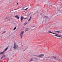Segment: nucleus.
<instances>
[{"label":"nucleus","instance_id":"obj_12","mask_svg":"<svg viewBox=\"0 0 62 62\" xmlns=\"http://www.w3.org/2000/svg\"><path fill=\"white\" fill-rule=\"evenodd\" d=\"M4 52H5V51H4L3 52L0 53V54H4Z\"/></svg>","mask_w":62,"mask_h":62},{"label":"nucleus","instance_id":"obj_26","mask_svg":"<svg viewBox=\"0 0 62 62\" xmlns=\"http://www.w3.org/2000/svg\"><path fill=\"white\" fill-rule=\"evenodd\" d=\"M16 9H15L13 10H12V11H13V10H16Z\"/></svg>","mask_w":62,"mask_h":62},{"label":"nucleus","instance_id":"obj_8","mask_svg":"<svg viewBox=\"0 0 62 62\" xmlns=\"http://www.w3.org/2000/svg\"><path fill=\"white\" fill-rule=\"evenodd\" d=\"M8 46H7L6 48L4 50V52L5 51H7L8 50Z\"/></svg>","mask_w":62,"mask_h":62},{"label":"nucleus","instance_id":"obj_18","mask_svg":"<svg viewBox=\"0 0 62 62\" xmlns=\"http://www.w3.org/2000/svg\"><path fill=\"white\" fill-rule=\"evenodd\" d=\"M35 56L37 57H39V55H35Z\"/></svg>","mask_w":62,"mask_h":62},{"label":"nucleus","instance_id":"obj_16","mask_svg":"<svg viewBox=\"0 0 62 62\" xmlns=\"http://www.w3.org/2000/svg\"><path fill=\"white\" fill-rule=\"evenodd\" d=\"M57 60H58V61H60V60H61L60 59H58V58L57 59Z\"/></svg>","mask_w":62,"mask_h":62},{"label":"nucleus","instance_id":"obj_9","mask_svg":"<svg viewBox=\"0 0 62 62\" xmlns=\"http://www.w3.org/2000/svg\"><path fill=\"white\" fill-rule=\"evenodd\" d=\"M15 17H16L17 19H19V16H15Z\"/></svg>","mask_w":62,"mask_h":62},{"label":"nucleus","instance_id":"obj_17","mask_svg":"<svg viewBox=\"0 0 62 62\" xmlns=\"http://www.w3.org/2000/svg\"><path fill=\"white\" fill-rule=\"evenodd\" d=\"M16 29V27H15L14 29V30H15Z\"/></svg>","mask_w":62,"mask_h":62},{"label":"nucleus","instance_id":"obj_14","mask_svg":"<svg viewBox=\"0 0 62 62\" xmlns=\"http://www.w3.org/2000/svg\"><path fill=\"white\" fill-rule=\"evenodd\" d=\"M28 8H28L25 9H23V10H27L28 9Z\"/></svg>","mask_w":62,"mask_h":62},{"label":"nucleus","instance_id":"obj_1","mask_svg":"<svg viewBox=\"0 0 62 62\" xmlns=\"http://www.w3.org/2000/svg\"><path fill=\"white\" fill-rule=\"evenodd\" d=\"M57 56H51V55H50L48 56V58H50L51 59H56L57 58Z\"/></svg>","mask_w":62,"mask_h":62},{"label":"nucleus","instance_id":"obj_3","mask_svg":"<svg viewBox=\"0 0 62 62\" xmlns=\"http://www.w3.org/2000/svg\"><path fill=\"white\" fill-rule=\"evenodd\" d=\"M18 46L16 45V44H14V46L13 47L14 49H16V48H18Z\"/></svg>","mask_w":62,"mask_h":62},{"label":"nucleus","instance_id":"obj_11","mask_svg":"<svg viewBox=\"0 0 62 62\" xmlns=\"http://www.w3.org/2000/svg\"><path fill=\"white\" fill-rule=\"evenodd\" d=\"M54 36H55L56 37H60V38H62V37H61L60 36H58L57 35H54Z\"/></svg>","mask_w":62,"mask_h":62},{"label":"nucleus","instance_id":"obj_28","mask_svg":"<svg viewBox=\"0 0 62 62\" xmlns=\"http://www.w3.org/2000/svg\"><path fill=\"white\" fill-rule=\"evenodd\" d=\"M24 8L23 7V8Z\"/></svg>","mask_w":62,"mask_h":62},{"label":"nucleus","instance_id":"obj_20","mask_svg":"<svg viewBox=\"0 0 62 62\" xmlns=\"http://www.w3.org/2000/svg\"><path fill=\"white\" fill-rule=\"evenodd\" d=\"M26 24H27V23H24V24H25V25H26Z\"/></svg>","mask_w":62,"mask_h":62},{"label":"nucleus","instance_id":"obj_19","mask_svg":"<svg viewBox=\"0 0 62 62\" xmlns=\"http://www.w3.org/2000/svg\"><path fill=\"white\" fill-rule=\"evenodd\" d=\"M9 59V58L7 59V62H8V61Z\"/></svg>","mask_w":62,"mask_h":62},{"label":"nucleus","instance_id":"obj_6","mask_svg":"<svg viewBox=\"0 0 62 62\" xmlns=\"http://www.w3.org/2000/svg\"><path fill=\"white\" fill-rule=\"evenodd\" d=\"M24 18V17L23 16H22L21 17V21H22L23 20V19Z\"/></svg>","mask_w":62,"mask_h":62},{"label":"nucleus","instance_id":"obj_22","mask_svg":"<svg viewBox=\"0 0 62 62\" xmlns=\"http://www.w3.org/2000/svg\"><path fill=\"white\" fill-rule=\"evenodd\" d=\"M31 18H32V17H31V16L30 17L29 19H30V20H31Z\"/></svg>","mask_w":62,"mask_h":62},{"label":"nucleus","instance_id":"obj_5","mask_svg":"<svg viewBox=\"0 0 62 62\" xmlns=\"http://www.w3.org/2000/svg\"><path fill=\"white\" fill-rule=\"evenodd\" d=\"M47 32H48V33H52V34H54L55 35H58V36H59V35H58L56 33H53L51 31H48Z\"/></svg>","mask_w":62,"mask_h":62},{"label":"nucleus","instance_id":"obj_13","mask_svg":"<svg viewBox=\"0 0 62 62\" xmlns=\"http://www.w3.org/2000/svg\"><path fill=\"white\" fill-rule=\"evenodd\" d=\"M28 30V28H26L25 30V32H26Z\"/></svg>","mask_w":62,"mask_h":62},{"label":"nucleus","instance_id":"obj_7","mask_svg":"<svg viewBox=\"0 0 62 62\" xmlns=\"http://www.w3.org/2000/svg\"><path fill=\"white\" fill-rule=\"evenodd\" d=\"M55 32H57L58 33H62V32L61 31H55Z\"/></svg>","mask_w":62,"mask_h":62},{"label":"nucleus","instance_id":"obj_21","mask_svg":"<svg viewBox=\"0 0 62 62\" xmlns=\"http://www.w3.org/2000/svg\"><path fill=\"white\" fill-rule=\"evenodd\" d=\"M9 18V17H7V19H6H6H8V18Z\"/></svg>","mask_w":62,"mask_h":62},{"label":"nucleus","instance_id":"obj_4","mask_svg":"<svg viewBox=\"0 0 62 62\" xmlns=\"http://www.w3.org/2000/svg\"><path fill=\"white\" fill-rule=\"evenodd\" d=\"M44 56L43 54L39 55V58H42V57H43Z\"/></svg>","mask_w":62,"mask_h":62},{"label":"nucleus","instance_id":"obj_25","mask_svg":"<svg viewBox=\"0 0 62 62\" xmlns=\"http://www.w3.org/2000/svg\"><path fill=\"white\" fill-rule=\"evenodd\" d=\"M31 20V19H29V20H28V21L29 22V21H30Z\"/></svg>","mask_w":62,"mask_h":62},{"label":"nucleus","instance_id":"obj_15","mask_svg":"<svg viewBox=\"0 0 62 62\" xmlns=\"http://www.w3.org/2000/svg\"><path fill=\"white\" fill-rule=\"evenodd\" d=\"M33 59L32 58H31L30 61H33Z\"/></svg>","mask_w":62,"mask_h":62},{"label":"nucleus","instance_id":"obj_30","mask_svg":"<svg viewBox=\"0 0 62 62\" xmlns=\"http://www.w3.org/2000/svg\"><path fill=\"white\" fill-rule=\"evenodd\" d=\"M37 59V60H38V59Z\"/></svg>","mask_w":62,"mask_h":62},{"label":"nucleus","instance_id":"obj_27","mask_svg":"<svg viewBox=\"0 0 62 62\" xmlns=\"http://www.w3.org/2000/svg\"><path fill=\"white\" fill-rule=\"evenodd\" d=\"M17 5H18V3H17Z\"/></svg>","mask_w":62,"mask_h":62},{"label":"nucleus","instance_id":"obj_10","mask_svg":"<svg viewBox=\"0 0 62 62\" xmlns=\"http://www.w3.org/2000/svg\"><path fill=\"white\" fill-rule=\"evenodd\" d=\"M5 55H3L1 57V59H2V58H4V57H5Z\"/></svg>","mask_w":62,"mask_h":62},{"label":"nucleus","instance_id":"obj_2","mask_svg":"<svg viewBox=\"0 0 62 62\" xmlns=\"http://www.w3.org/2000/svg\"><path fill=\"white\" fill-rule=\"evenodd\" d=\"M23 33H24V31H22L21 32V33L20 34V36L21 37V39H22V38H23Z\"/></svg>","mask_w":62,"mask_h":62},{"label":"nucleus","instance_id":"obj_24","mask_svg":"<svg viewBox=\"0 0 62 62\" xmlns=\"http://www.w3.org/2000/svg\"><path fill=\"white\" fill-rule=\"evenodd\" d=\"M24 19H27V17H26V18H24Z\"/></svg>","mask_w":62,"mask_h":62},{"label":"nucleus","instance_id":"obj_23","mask_svg":"<svg viewBox=\"0 0 62 62\" xmlns=\"http://www.w3.org/2000/svg\"><path fill=\"white\" fill-rule=\"evenodd\" d=\"M6 32V31H4V32H3V33H2V34H4V33H5Z\"/></svg>","mask_w":62,"mask_h":62},{"label":"nucleus","instance_id":"obj_29","mask_svg":"<svg viewBox=\"0 0 62 62\" xmlns=\"http://www.w3.org/2000/svg\"><path fill=\"white\" fill-rule=\"evenodd\" d=\"M34 55V56H35V55Z\"/></svg>","mask_w":62,"mask_h":62}]
</instances>
